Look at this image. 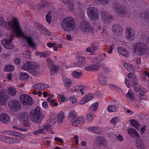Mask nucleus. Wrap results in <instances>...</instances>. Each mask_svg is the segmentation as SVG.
Listing matches in <instances>:
<instances>
[{
  "instance_id": "nucleus-57",
  "label": "nucleus",
  "mask_w": 149,
  "mask_h": 149,
  "mask_svg": "<svg viewBox=\"0 0 149 149\" xmlns=\"http://www.w3.org/2000/svg\"><path fill=\"white\" fill-rule=\"evenodd\" d=\"M93 118V116L90 114H88L86 116V120L89 122H91Z\"/></svg>"
},
{
  "instance_id": "nucleus-19",
  "label": "nucleus",
  "mask_w": 149,
  "mask_h": 149,
  "mask_svg": "<svg viewBox=\"0 0 149 149\" xmlns=\"http://www.w3.org/2000/svg\"><path fill=\"white\" fill-rule=\"evenodd\" d=\"M129 135L131 136H134L135 138H139L140 136L135 130L132 128H129L127 130Z\"/></svg>"
},
{
  "instance_id": "nucleus-54",
  "label": "nucleus",
  "mask_w": 149,
  "mask_h": 149,
  "mask_svg": "<svg viewBox=\"0 0 149 149\" xmlns=\"http://www.w3.org/2000/svg\"><path fill=\"white\" fill-rule=\"evenodd\" d=\"M69 99L73 104H76L77 102V99L75 97L72 96L70 97Z\"/></svg>"
},
{
  "instance_id": "nucleus-59",
  "label": "nucleus",
  "mask_w": 149,
  "mask_h": 149,
  "mask_svg": "<svg viewBox=\"0 0 149 149\" xmlns=\"http://www.w3.org/2000/svg\"><path fill=\"white\" fill-rule=\"evenodd\" d=\"M60 100L62 102H64L65 101L66 97H65L64 94H62L59 95Z\"/></svg>"
},
{
  "instance_id": "nucleus-12",
  "label": "nucleus",
  "mask_w": 149,
  "mask_h": 149,
  "mask_svg": "<svg viewBox=\"0 0 149 149\" xmlns=\"http://www.w3.org/2000/svg\"><path fill=\"white\" fill-rule=\"evenodd\" d=\"M47 61L49 68L50 72L52 75H54L56 72L59 70V67L55 65L53 62L49 58L47 59Z\"/></svg>"
},
{
  "instance_id": "nucleus-27",
  "label": "nucleus",
  "mask_w": 149,
  "mask_h": 149,
  "mask_svg": "<svg viewBox=\"0 0 149 149\" xmlns=\"http://www.w3.org/2000/svg\"><path fill=\"white\" fill-rule=\"evenodd\" d=\"M90 131L95 133L101 134L102 133V129L98 127H92L89 128Z\"/></svg>"
},
{
  "instance_id": "nucleus-58",
  "label": "nucleus",
  "mask_w": 149,
  "mask_h": 149,
  "mask_svg": "<svg viewBox=\"0 0 149 149\" xmlns=\"http://www.w3.org/2000/svg\"><path fill=\"white\" fill-rule=\"evenodd\" d=\"M36 26L39 29L40 31L44 27L41 24L38 22H36L35 23Z\"/></svg>"
},
{
  "instance_id": "nucleus-64",
  "label": "nucleus",
  "mask_w": 149,
  "mask_h": 149,
  "mask_svg": "<svg viewBox=\"0 0 149 149\" xmlns=\"http://www.w3.org/2000/svg\"><path fill=\"white\" fill-rule=\"evenodd\" d=\"M54 140L56 141H59L61 143H64L63 140L61 138H59L58 137H55L54 138Z\"/></svg>"
},
{
  "instance_id": "nucleus-7",
  "label": "nucleus",
  "mask_w": 149,
  "mask_h": 149,
  "mask_svg": "<svg viewBox=\"0 0 149 149\" xmlns=\"http://www.w3.org/2000/svg\"><path fill=\"white\" fill-rule=\"evenodd\" d=\"M79 28L81 31L83 33H87L92 32L93 28L89 23L87 21L83 20L80 22L79 25Z\"/></svg>"
},
{
  "instance_id": "nucleus-26",
  "label": "nucleus",
  "mask_w": 149,
  "mask_h": 149,
  "mask_svg": "<svg viewBox=\"0 0 149 149\" xmlns=\"http://www.w3.org/2000/svg\"><path fill=\"white\" fill-rule=\"evenodd\" d=\"M40 72V68L37 65H33V67L30 70V72L33 75H35Z\"/></svg>"
},
{
  "instance_id": "nucleus-6",
  "label": "nucleus",
  "mask_w": 149,
  "mask_h": 149,
  "mask_svg": "<svg viewBox=\"0 0 149 149\" xmlns=\"http://www.w3.org/2000/svg\"><path fill=\"white\" fill-rule=\"evenodd\" d=\"M133 51L140 55L144 54L147 51L146 45L143 43H138L133 46Z\"/></svg>"
},
{
  "instance_id": "nucleus-15",
  "label": "nucleus",
  "mask_w": 149,
  "mask_h": 149,
  "mask_svg": "<svg viewBox=\"0 0 149 149\" xmlns=\"http://www.w3.org/2000/svg\"><path fill=\"white\" fill-rule=\"evenodd\" d=\"M72 125L73 126L77 127L82 125L85 122V119L83 117L80 116L76 118V120H73Z\"/></svg>"
},
{
  "instance_id": "nucleus-21",
  "label": "nucleus",
  "mask_w": 149,
  "mask_h": 149,
  "mask_svg": "<svg viewBox=\"0 0 149 149\" xmlns=\"http://www.w3.org/2000/svg\"><path fill=\"white\" fill-rule=\"evenodd\" d=\"M0 121L4 123H8L10 121L9 116L6 113H2L0 115Z\"/></svg>"
},
{
  "instance_id": "nucleus-31",
  "label": "nucleus",
  "mask_w": 149,
  "mask_h": 149,
  "mask_svg": "<svg viewBox=\"0 0 149 149\" xmlns=\"http://www.w3.org/2000/svg\"><path fill=\"white\" fill-rule=\"evenodd\" d=\"M68 118H71L72 120H74L77 117V113L73 110L70 111L68 115Z\"/></svg>"
},
{
  "instance_id": "nucleus-48",
  "label": "nucleus",
  "mask_w": 149,
  "mask_h": 149,
  "mask_svg": "<svg viewBox=\"0 0 149 149\" xmlns=\"http://www.w3.org/2000/svg\"><path fill=\"white\" fill-rule=\"evenodd\" d=\"M124 65L125 67L127 70L130 72H133V70L132 69V66L131 64H127L126 63H124Z\"/></svg>"
},
{
  "instance_id": "nucleus-55",
  "label": "nucleus",
  "mask_w": 149,
  "mask_h": 149,
  "mask_svg": "<svg viewBox=\"0 0 149 149\" xmlns=\"http://www.w3.org/2000/svg\"><path fill=\"white\" fill-rule=\"evenodd\" d=\"M99 3L102 5L107 4L109 2L110 0H97Z\"/></svg>"
},
{
  "instance_id": "nucleus-36",
  "label": "nucleus",
  "mask_w": 149,
  "mask_h": 149,
  "mask_svg": "<svg viewBox=\"0 0 149 149\" xmlns=\"http://www.w3.org/2000/svg\"><path fill=\"white\" fill-rule=\"evenodd\" d=\"M8 93L12 96H15L17 93L16 88L13 87L11 86L8 89Z\"/></svg>"
},
{
  "instance_id": "nucleus-8",
  "label": "nucleus",
  "mask_w": 149,
  "mask_h": 149,
  "mask_svg": "<svg viewBox=\"0 0 149 149\" xmlns=\"http://www.w3.org/2000/svg\"><path fill=\"white\" fill-rule=\"evenodd\" d=\"M14 35L11 34L10 36V39L4 38L1 41L2 44L3 46L6 49H10L14 47V45L12 41L13 39Z\"/></svg>"
},
{
  "instance_id": "nucleus-3",
  "label": "nucleus",
  "mask_w": 149,
  "mask_h": 149,
  "mask_svg": "<svg viewBox=\"0 0 149 149\" xmlns=\"http://www.w3.org/2000/svg\"><path fill=\"white\" fill-rule=\"evenodd\" d=\"M61 26L65 31H72L75 27V22L74 19L71 17L65 18L62 22Z\"/></svg>"
},
{
  "instance_id": "nucleus-51",
  "label": "nucleus",
  "mask_w": 149,
  "mask_h": 149,
  "mask_svg": "<svg viewBox=\"0 0 149 149\" xmlns=\"http://www.w3.org/2000/svg\"><path fill=\"white\" fill-rule=\"evenodd\" d=\"M11 138L5 136L3 141L9 144H11Z\"/></svg>"
},
{
  "instance_id": "nucleus-13",
  "label": "nucleus",
  "mask_w": 149,
  "mask_h": 149,
  "mask_svg": "<svg viewBox=\"0 0 149 149\" xmlns=\"http://www.w3.org/2000/svg\"><path fill=\"white\" fill-rule=\"evenodd\" d=\"M8 99V95L7 94L6 90H1L0 91V103L1 105H4Z\"/></svg>"
},
{
  "instance_id": "nucleus-35",
  "label": "nucleus",
  "mask_w": 149,
  "mask_h": 149,
  "mask_svg": "<svg viewBox=\"0 0 149 149\" xmlns=\"http://www.w3.org/2000/svg\"><path fill=\"white\" fill-rule=\"evenodd\" d=\"M63 80L65 83V87H69L72 84L71 80L65 77H63Z\"/></svg>"
},
{
  "instance_id": "nucleus-46",
  "label": "nucleus",
  "mask_w": 149,
  "mask_h": 149,
  "mask_svg": "<svg viewBox=\"0 0 149 149\" xmlns=\"http://www.w3.org/2000/svg\"><path fill=\"white\" fill-rule=\"evenodd\" d=\"M45 132V130L44 129L41 128L40 129L38 130H37L34 131L33 132V134L35 135H36L38 134H44Z\"/></svg>"
},
{
  "instance_id": "nucleus-32",
  "label": "nucleus",
  "mask_w": 149,
  "mask_h": 149,
  "mask_svg": "<svg viewBox=\"0 0 149 149\" xmlns=\"http://www.w3.org/2000/svg\"><path fill=\"white\" fill-rule=\"evenodd\" d=\"M33 65L30 62H27L22 66V69L25 70L29 71L30 72V70H31L33 67Z\"/></svg>"
},
{
  "instance_id": "nucleus-25",
  "label": "nucleus",
  "mask_w": 149,
  "mask_h": 149,
  "mask_svg": "<svg viewBox=\"0 0 149 149\" xmlns=\"http://www.w3.org/2000/svg\"><path fill=\"white\" fill-rule=\"evenodd\" d=\"M49 86L43 83H38L33 86L34 88L38 90H42L49 88Z\"/></svg>"
},
{
  "instance_id": "nucleus-14",
  "label": "nucleus",
  "mask_w": 149,
  "mask_h": 149,
  "mask_svg": "<svg viewBox=\"0 0 149 149\" xmlns=\"http://www.w3.org/2000/svg\"><path fill=\"white\" fill-rule=\"evenodd\" d=\"M135 31L130 27L128 28L126 30L125 37L129 41L133 40L135 38Z\"/></svg>"
},
{
  "instance_id": "nucleus-42",
  "label": "nucleus",
  "mask_w": 149,
  "mask_h": 149,
  "mask_svg": "<svg viewBox=\"0 0 149 149\" xmlns=\"http://www.w3.org/2000/svg\"><path fill=\"white\" fill-rule=\"evenodd\" d=\"M28 114L26 112H23L20 115V118L24 121H26L27 119L28 118Z\"/></svg>"
},
{
  "instance_id": "nucleus-33",
  "label": "nucleus",
  "mask_w": 149,
  "mask_h": 149,
  "mask_svg": "<svg viewBox=\"0 0 149 149\" xmlns=\"http://www.w3.org/2000/svg\"><path fill=\"white\" fill-rule=\"evenodd\" d=\"M130 124L132 127H134L138 131L141 127V125L134 119L130 120Z\"/></svg>"
},
{
  "instance_id": "nucleus-50",
  "label": "nucleus",
  "mask_w": 149,
  "mask_h": 149,
  "mask_svg": "<svg viewBox=\"0 0 149 149\" xmlns=\"http://www.w3.org/2000/svg\"><path fill=\"white\" fill-rule=\"evenodd\" d=\"M11 144H17L20 143L21 140L17 138H11Z\"/></svg>"
},
{
  "instance_id": "nucleus-47",
  "label": "nucleus",
  "mask_w": 149,
  "mask_h": 149,
  "mask_svg": "<svg viewBox=\"0 0 149 149\" xmlns=\"http://www.w3.org/2000/svg\"><path fill=\"white\" fill-rule=\"evenodd\" d=\"M40 31L46 36H49L51 33L45 27H43L42 29L40 30Z\"/></svg>"
},
{
  "instance_id": "nucleus-56",
  "label": "nucleus",
  "mask_w": 149,
  "mask_h": 149,
  "mask_svg": "<svg viewBox=\"0 0 149 149\" xmlns=\"http://www.w3.org/2000/svg\"><path fill=\"white\" fill-rule=\"evenodd\" d=\"M84 97L88 102L93 98V96L92 94H88L86 95Z\"/></svg>"
},
{
  "instance_id": "nucleus-17",
  "label": "nucleus",
  "mask_w": 149,
  "mask_h": 149,
  "mask_svg": "<svg viewBox=\"0 0 149 149\" xmlns=\"http://www.w3.org/2000/svg\"><path fill=\"white\" fill-rule=\"evenodd\" d=\"M95 140L98 146L100 147H102L107 145V141L103 137L100 136H98L95 138Z\"/></svg>"
},
{
  "instance_id": "nucleus-20",
  "label": "nucleus",
  "mask_w": 149,
  "mask_h": 149,
  "mask_svg": "<svg viewBox=\"0 0 149 149\" xmlns=\"http://www.w3.org/2000/svg\"><path fill=\"white\" fill-rule=\"evenodd\" d=\"M113 31L117 35L120 34L123 31V29L121 26L118 24L113 25L112 27Z\"/></svg>"
},
{
  "instance_id": "nucleus-2",
  "label": "nucleus",
  "mask_w": 149,
  "mask_h": 149,
  "mask_svg": "<svg viewBox=\"0 0 149 149\" xmlns=\"http://www.w3.org/2000/svg\"><path fill=\"white\" fill-rule=\"evenodd\" d=\"M62 2L68 5L70 11L72 13L77 14L79 17H83L85 12L84 9L86 6L79 0H61Z\"/></svg>"
},
{
  "instance_id": "nucleus-40",
  "label": "nucleus",
  "mask_w": 149,
  "mask_h": 149,
  "mask_svg": "<svg viewBox=\"0 0 149 149\" xmlns=\"http://www.w3.org/2000/svg\"><path fill=\"white\" fill-rule=\"evenodd\" d=\"M19 78L21 80L26 79L29 77V76L28 74L25 72H21L19 75Z\"/></svg>"
},
{
  "instance_id": "nucleus-4",
  "label": "nucleus",
  "mask_w": 149,
  "mask_h": 149,
  "mask_svg": "<svg viewBox=\"0 0 149 149\" xmlns=\"http://www.w3.org/2000/svg\"><path fill=\"white\" fill-rule=\"evenodd\" d=\"M31 120L34 123H40L44 118V115L42 113L38 107H36L31 112L30 116Z\"/></svg>"
},
{
  "instance_id": "nucleus-16",
  "label": "nucleus",
  "mask_w": 149,
  "mask_h": 149,
  "mask_svg": "<svg viewBox=\"0 0 149 149\" xmlns=\"http://www.w3.org/2000/svg\"><path fill=\"white\" fill-rule=\"evenodd\" d=\"M51 123L50 120H48L43 125V129L45 130L49 133L54 134V132L52 130V127L51 126Z\"/></svg>"
},
{
  "instance_id": "nucleus-63",
  "label": "nucleus",
  "mask_w": 149,
  "mask_h": 149,
  "mask_svg": "<svg viewBox=\"0 0 149 149\" xmlns=\"http://www.w3.org/2000/svg\"><path fill=\"white\" fill-rule=\"evenodd\" d=\"M43 108L45 109H47L48 106L47 103L46 101L43 102L42 104Z\"/></svg>"
},
{
  "instance_id": "nucleus-45",
  "label": "nucleus",
  "mask_w": 149,
  "mask_h": 149,
  "mask_svg": "<svg viewBox=\"0 0 149 149\" xmlns=\"http://www.w3.org/2000/svg\"><path fill=\"white\" fill-rule=\"evenodd\" d=\"M99 83L101 85H105L106 83V77H102L99 78Z\"/></svg>"
},
{
  "instance_id": "nucleus-62",
  "label": "nucleus",
  "mask_w": 149,
  "mask_h": 149,
  "mask_svg": "<svg viewBox=\"0 0 149 149\" xmlns=\"http://www.w3.org/2000/svg\"><path fill=\"white\" fill-rule=\"evenodd\" d=\"M87 102H88V101L84 97L83 98L79 101V104H84Z\"/></svg>"
},
{
  "instance_id": "nucleus-29",
  "label": "nucleus",
  "mask_w": 149,
  "mask_h": 149,
  "mask_svg": "<svg viewBox=\"0 0 149 149\" xmlns=\"http://www.w3.org/2000/svg\"><path fill=\"white\" fill-rule=\"evenodd\" d=\"M85 63V58L84 56H81L79 58L78 61L76 66L81 67L84 66Z\"/></svg>"
},
{
  "instance_id": "nucleus-18",
  "label": "nucleus",
  "mask_w": 149,
  "mask_h": 149,
  "mask_svg": "<svg viewBox=\"0 0 149 149\" xmlns=\"http://www.w3.org/2000/svg\"><path fill=\"white\" fill-rule=\"evenodd\" d=\"M98 47V44L97 43L93 42L91 43V47L86 48V51L87 52L93 53L97 49Z\"/></svg>"
},
{
  "instance_id": "nucleus-24",
  "label": "nucleus",
  "mask_w": 149,
  "mask_h": 149,
  "mask_svg": "<svg viewBox=\"0 0 149 149\" xmlns=\"http://www.w3.org/2000/svg\"><path fill=\"white\" fill-rule=\"evenodd\" d=\"M118 53L122 56L125 57H127L129 54V52L121 46L118 47L117 48Z\"/></svg>"
},
{
  "instance_id": "nucleus-10",
  "label": "nucleus",
  "mask_w": 149,
  "mask_h": 149,
  "mask_svg": "<svg viewBox=\"0 0 149 149\" xmlns=\"http://www.w3.org/2000/svg\"><path fill=\"white\" fill-rule=\"evenodd\" d=\"M8 106L11 110L15 111H19L21 108L20 102L16 99L10 100L8 102Z\"/></svg>"
},
{
  "instance_id": "nucleus-5",
  "label": "nucleus",
  "mask_w": 149,
  "mask_h": 149,
  "mask_svg": "<svg viewBox=\"0 0 149 149\" xmlns=\"http://www.w3.org/2000/svg\"><path fill=\"white\" fill-rule=\"evenodd\" d=\"M87 14L88 18L92 20H97L99 16L98 9L93 6H90L88 8Z\"/></svg>"
},
{
  "instance_id": "nucleus-60",
  "label": "nucleus",
  "mask_w": 149,
  "mask_h": 149,
  "mask_svg": "<svg viewBox=\"0 0 149 149\" xmlns=\"http://www.w3.org/2000/svg\"><path fill=\"white\" fill-rule=\"evenodd\" d=\"M92 71H97L98 70L99 68V65H92Z\"/></svg>"
},
{
  "instance_id": "nucleus-30",
  "label": "nucleus",
  "mask_w": 149,
  "mask_h": 149,
  "mask_svg": "<svg viewBox=\"0 0 149 149\" xmlns=\"http://www.w3.org/2000/svg\"><path fill=\"white\" fill-rule=\"evenodd\" d=\"M65 117V113L63 111H61L58 114L57 118V122L58 124H61L63 122V120Z\"/></svg>"
},
{
  "instance_id": "nucleus-28",
  "label": "nucleus",
  "mask_w": 149,
  "mask_h": 149,
  "mask_svg": "<svg viewBox=\"0 0 149 149\" xmlns=\"http://www.w3.org/2000/svg\"><path fill=\"white\" fill-rule=\"evenodd\" d=\"M134 90L138 92L140 95L143 96L144 95V92L141 89L140 86L136 83H134L132 85Z\"/></svg>"
},
{
  "instance_id": "nucleus-44",
  "label": "nucleus",
  "mask_w": 149,
  "mask_h": 149,
  "mask_svg": "<svg viewBox=\"0 0 149 149\" xmlns=\"http://www.w3.org/2000/svg\"><path fill=\"white\" fill-rule=\"evenodd\" d=\"M81 72H78L76 71H74L72 73V75L73 77L75 78H78L81 76Z\"/></svg>"
},
{
  "instance_id": "nucleus-41",
  "label": "nucleus",
  "mask_w": 149,
  "mask_h": 149,
  "mask_svg": "<svg viewBox=\"0 0 149 149\" xmlns=\"http://www.w3.org/2000/svg\"><path fill=\"white\" fill-rule=\"evenodd\" d=\"M118 107L116 105H111L108 107L107 110L110 112H113L116 111Z\"/></svg>"
},
{
  "instance_id": "nucleus-52",
  "label": "nucleus",
  "mask_w": 149,
  "mask_h": 149,
  "mask_svg": "<svg viewBox=\"0 0 149 149\" xmlns=\"http://www.w3.org/2000/svg\"><path fill=\"white\" fill-rule=\"evenodd\" d=\"M120 121V119L118 117H115L113 118L111 120V122L112 124L116 125V123Z\"/></svg>"
},
{
  "instance_id": "nucleus-53",
  "label": "nucleus",
  "mask_w": 149,
  "mask_h": 149,
  "mask_svg": "<svg viewBox=\"0 0 149 149\" xmlns=\"http://www.w3.org/2000/svg\"><path fill=\"white\" fill-rule=\"evenodd\" d=\"M126 96L127 97H129L131 100H133L134 99L133 93L130 90H129L128 92L126 95Z\"/></svg>"
},
{
  "instance_id": "nucleus-49",
  "label": "nucleus",
  "mask_w": 149,
  "mask_h": 149,
  "mask_svg": "<svg viewBox=\"0 0 149 149\" xmlns=\"http://www.w3.org/2000/svg\"><path fill=\"white\" fill-rule=\"evenodd\" d=\"M14 69V67L13 65H8L5 68V70L6 71H12Z\"/></svg>"
},
{
  "instance_id": "nucleus-43",
  "label": "nucleus",
  "mask_w": 149,
  "mask_h": 149,
  "mask_svg": "<svg viewBox=\"0 0 149 149\" xmlns=\"http://www.w3.org/2000/svg\"><path fill=\"white\" fill-rule=\"evenodd\" d=\"M98 105V104L97 102H95L91 106L90 109L93 111H95L97 110Z\"/></svg>"
},
{
  "instance_id": "nucleus-61",
  "label": "nucleus",
  "mask_w": 149,
  "mask_h": 149,
  "mask_svg": "<svg viewBox=\"0 0 149 149\" xmlns=\"http://www.w3.org/2000/svg\"><path fill=\"white\" fill-rule=\"evenodd\" d=\"M55 100L54 99H53L51 100V104L52 106H54L55 107L58 106V104L57 102H55Z\"/></svg>"
},
{
  "instance_id": "nucleus-37",
  "label": "nucleus",
  "mask_w": 149,
  "mask_h": 149,
  "mask_svg": "<svg viewBox=\"0 0 149 149\" xmlns=\"http://www.w3.org/2000/svg\"><path fill=\"white\" fill-rule=\"evenodd\" d=\"M12 134L11 136L18 137L22 139H24L25 137V135L22 134L20 133L15 131H12Z\"/></svg>"
},
{
  "instance_id": "nucleus-9",
  "label": "nucleus",
  "mask_w": 149,
  "mask_h": 149,
  "mask_svg": "<svg viewBox=\"0 0 149 149\" xmlns=\"http://www.w3.org/2000/svg\"><path fill=\"white\" fill-rule=\"evenodd\" d=\"M113 10L116 15L120 17H125L127 14V9L125 7L118 5L114 7Z\"/></svg>"
},
{
  "instance_id": "nucleus-34",
  "label": "nucleus",
  "mask_w": 149,
  "mask_h": 149,
  "mask_svg": "<svg viewBox=\"0 0 149 149\" xmlns=\"http://www.w3.org/2000/svg\"><path fill=\"white\" fill-rule=\"evenodd\" d=\"M136 144L138 149H144V145L141 140L139 138L136 141Z\"/></svg>"
},
{
  "instance_id": "nucleus-38",
  "label": "nucleus",
  "mask_w": 149,
  "mask_h": 149,
  "mask_svg": "<svg viewBox=\"0 0 149 149\" xmlns=\"http://www.w3.org/2000/svg\"><path fill=\"white\" fill-rule=\"evenodd\" d=\"M36 56H40V58L45 57L48 56L49 54L47 52H41L40 51H37L35 53Z\"/></svg>"
},
{
  "instance_id": "nucleus-11",
  "label": "nucleus",
  "mask_w": 149,
  "mask_h": 149,
  "mask_svg": "<svg viewBox=\"0 0 149 149\" xmlns=\"http://www.w3.org/2000/svg\"><path fill=\"white\" fill-rule=\"evenodd\" d=\"M20 99L22 104L24 105L30 106L33 103L32 98L27 94L21 95Z\"/></svg>"
},
{
  "instance_id": "nucleus-23",
  "label": "nucleus",
  "mask_w": 149,
  "mask_h": 149,
  "mask_svg": "<svg viewBox=\"0 0 149 149\" xmlns=\"http://www.w3.org/2000/svg\"><path fill=\"white\" fill-rule=\"evenodd\" d=\"M101 18L102 19L106 22H108L111 19H113V17L112 16L109 15L104 12H102Z\"/></svg>"
},
{
  "instance_id": "nucleus-39",
  "label": "nucleus",
  "mask_w": 149,
  "mask_h": 149,
  "mask_svg": "<svg viewBox=\"0 0 149 149\" xmlns=\"http://www.w3.org/2000/svg\"><path fill=\"white\" fill-rule=\"evenodd\" d=\"M52 13L51 12H49L46 15V20L49 24H51Z\"/></svg>"
},
{
  "instance_id": "nucleus-1",
  "label": "nucleus",
  "mask_w": 149,
  "mask_h": 149,
  "mask_svg": "<svg viewBox=\"0 0 149 149\" xmlns=\"http://www.w3.org/2000/svg\"><path fill=\"white\" fill-rule=\"evenodd\" d=\"M4 26L6 29H12V31L15 33L17 37H22L25 39L29 45L32 47H34L35 44L30 37L24 35L22 31L18 19L13 17V19L8 23L4 22L3 17L0 16V26Z\"/></svg>"
},
{
  "instance_id": "nucleus-22",
  "label": "nucleus",
  "mask_w": 149,
  "mask_h": 149,
  "mask_svg": "<svg viewBox=\"0 0 149 149\" xmlns=\"http://www.w3.org/2000/svg\"><path fill=\"white\" fill-rule=\"evenodd\" d=\"M85 87L82 86H77L74 87V88L72 89V92H76L77 91L79 92H80L81 95H83L84 94L85 92Z\"/></svg>"
}]
</instances>
